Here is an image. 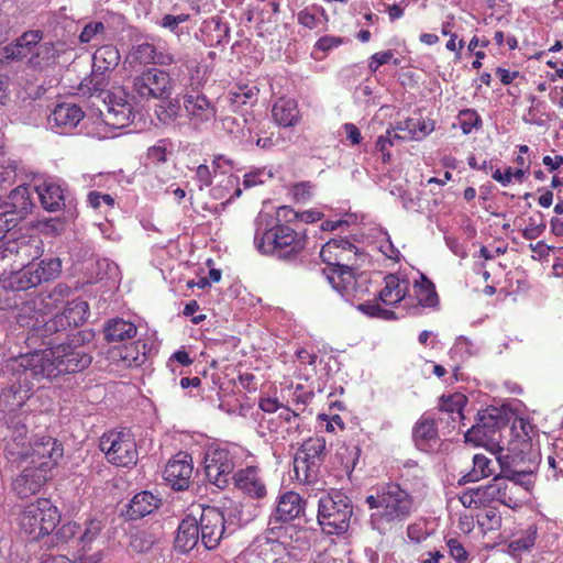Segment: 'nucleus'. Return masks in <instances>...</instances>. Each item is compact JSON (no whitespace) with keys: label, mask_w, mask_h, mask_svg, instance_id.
I'll return each mask as SVG.
<instances>
[{"label":"nucleus","mask_w":563,"mask_h":563,"mask_svg":"<svg viewBox=\"0 0 563 563\" xmlns=\"http://www.w3.org/2000/svg\"><path fill=\"white\" fill-rule=\"evenodd\" d=\"M91 362L90 353L68 342L7 360L0 369V384L7 385L0 394V411L22 408L33 394V379L78 373Z\"/></svg>","instance_id":"1"},{"label":"nucleus","mask_w":563,"mask_h":563,"mask_svg":"<svg viewBox=\"0 0 563 563\" xmlns=\"http://www.w3.org/2000/svg\"><path fill=\"white\" fill-rule=\"evenodd\" d=\"M256 250L287 263H297L307 246L306 232H297L286 223L272 224L254 235Z\"/></svg>","instance_id":"2"},{"label":"nucleus","mask_w":563,"mask_h":563,"mask_svg":"<svg viewBox=\"0 0 563 563\" xmlns=\"http://www.w3.org/2000/svg\"><path fill=\"white\" fill-rule=\"evenodd\" d=\"M16 269L0 272V286L12 290L26 291L43 283L57 278L62 272L59 257L43 258L37 263L16 265Z\"/></svg>","instance_id":"3"},{"label":"nucleus","mask_w":563,"mask_h":563,"mask_svg":"<svg viewBox=\"0 0 563 563\" xmlns=\"http://www.w3.org/2000/svg\"><path fill=\"white\" fill-rule=\"evenodd\" d=\"M533 431V426L528 419L515 417L512 419L509 433L510 439L506 448L495 443L498 449V461L501 466H519L528 463L536 465L538 453L532 450V440L530 433Z\"/></svg>","instance_id":"4"},{"label":"nucleus","mask_w":563,"mask_h":563,"mask_svg":"<svg viewBox=\"0 0 563 563\" xmlns=\"http://www.w3.org/2000/svg\"><path fill=\"white\" fill-rule=\"evenodd\" d=\"M59 521V510L48 498H38L27 505L20 516L21 530L31 541H38L51 534Z\"/></svg>","instance_id":"5"},{"label":"nucleus","mask_w":563,"mask_h":563,"mask_svg":"<svg viewBox=\"0 0 563 563\" xmlns=\"http://www.w3.org/2000/svg\"><path fill=\"white\" fill-rule=\"evenodd\" d=\"M327 456L324 438H309L300 445L294 457L296 478L307 485L319 482L320 468Z\"/></svg>","instance_id":"6"},{"label":"nucleus","mask_w":563,"mask_h":563,"mask_svg":"<svg viewBox=\"0 0 563 563\" xmlns=\"http://www.w3.org/2000/svg\"><path fill=\"white\" fill-rule=\"evenodd\" d=\"M353 507L347 495H323L319 500L318 521L328 534L344 533L350 526Z\"/></svg>","instance_id":"7"},{"label":"nucleus","mask_w":563,"mask_h":563,"mask_svg":"<svg viewBox=\"0 0 563 563\" xmlns=\"http://www.w3.org/2000/svg\"><path fill=\"white\" fill-rule=\"evenodd\" d=\"M366 254L353 244L347 238H334L329 240L320 251V258L328 265L323 273L339 276L343 268L341 266H353L356 269L360 266L358 261L364 262Z\"/></svg>","instance_id":"8"},{"label":"nucleus","mask_w":563,"mask_h":563,"mask_svg":"<svg viewBox=\"0 0 563 563\" xmlns=\"http://www.w3.org/2000/svg\"><path fill=\"white\" fill-rule=\"evenodd\" d=\"M291 550L288 544L265 534L256 537L242 558L245 563H296Z\"/></svg>","instance_id":"9"},{"label":"nucleus","mask_w":563,"mask_h":563,"mask_svg":"<svg viewBox=\"0 0 563 563\" xmlns=\"http://www.w3.org/2000/svg\"><path fill=\"white\" fill-rule=\"evenodd\" d=\"M100 449L114 465L129 467L137 462V450L130 432H110L100 439Z\"/></svg>","instance_id":"10"},{"label":"nucleus","mask_w":563,"mask_h":563,"mask_svg":"<svg viewBox=\"0 0 563 563\" xmlns=\"http://www.w3.org/2000/svg\"><path fill=\"white\" fill-rule=\"evenodd\" d=\"M133 91L142 99H168L172 96V77L159 68H147L132 80Z\"/></svg>","instance_id":"11"},{"label":"nucleus","mask_w":563,"mask_h":563,"mask_svg":"<svg viewBox=\"0 0 563 563\" xmlns=\"http://www.w3.org/2000/svg\"><path fill=\"white\" fill-rule=\"evenodd\" d=\"M366 501L375 509L373 517L386 522L406 519L413 508L410 495H368Z\"/></svg>","instance_id":"12"},{"label":"nucleus","mask_w":563,"mask_h":563,"mask_svg":"<svg viewBox=\"0 0 563 563\" xmlns=\"http://www.w3.org/2000/svg\"><path fill=\"white\" fill-rule=\"evenodd\" d=\"M536 475L528 465L527 468H515L504 471V475L495 476L487 485L467 488L464 493H506L512 492L516 487L527 492L533 488Z\"/></svg>","instance_id":"13"},{"label":"nucleus","mask_w":563,"mask_h":563,"mask_svg":"<svg viewBox=\"0 0 563 563\" xmlns=\"http://www.w3.org/2000/svg\"><path fill=\"white\" fill-rule=\"evenodd\" d=\"M233 470L234 461L229 450H208L205 456V474L209 484L221 490L229 488Z\"/></svg>","instance_id":"14"},{"label":"nucleus","mask_w":563,"mask_h":563,"mask_svg":"<svg viewBox=\"0 0 563 563\" xmlns=\"http://www.w3.org/2000/svg\"><path fill=\"white\" fill-rule=\"evenodd\" d=\"M233 470L234 461L229 450H208L205 456V474L209 484L221 490L229 488Z\"/></svg>","instance_id":"15"},{"label":"nucleus","mask_w":563,"mask_h":563,"mask_svg":"<svg viewBox=\"0 0 563 563\" xmlns=\"http://www.w3.org/2000/svg\"><path fill=\"white\" fill-rule=\"evenodd\" d=\"M38 243L36 238L30 235L1 236L0 242V263L13 262L16 265L35 263L38 256Z\"/></svg>","instance_id":"16"},{"label":"nucleus","mask_w":563,"mask_h":563,"mask_svg":"<svg viewBox=\"0 0 563 563\" xmlns=\"http://www.w3.org/2000/svg\"><path fill=\"white\" fill-rule=\"evenodd\" d=\"M341 267L343 271L338 277L328 275V282L346 301L353 303L354 299L361 300L369 292V278L364 274L356 276L353 266Z\"/></svg>","instance_id":"17"},{"label":"nucleus","mask_w":563,"mask_h":563,"mask_svg":"<svg viewBox=\"0 0 563 563\" xmlns=\"http://www.w3.org/2000/svg\"><path fill=\"white\" fill-rule=\"evenodd\" d=\"M65 335L69 338L66 328H64L63 318H58L57 313L49 320H45L44 316L33 328L32 333H27L26 342L29 345H43L45 349H52L60 344L58 341Z\"/></svg>","instance_id":"18"},{"label":"nucleus","mask_w":563,"mask_h":563,"mask_svg":"<svg viewBox=\"0 0 563 563\" xmlns=\"http://www.w3.org/2000/svg\"><path fill=\"white\" fill-rule=\"evenodd\" d=\"M224 521V515L218 508H202L198 526L201 534V543L207 550H213L219 545L225 532Z\"/></svg>","instance_id":"19"},{"label":"nucleus","mask_w":563,"mask_h":563,"mask_svg":"<svg viewBox=\"0 0 563 563\" xmlns=\"http://www.w3.org/2000/svg\"><path fill=\"white\" fill-rule=\"evenodd\" d=\"M192 471L191 455L180 451L168 461L163 477L172 489L177 492L185 490L189 488Z\"/></svg>","instance_id":"20"},{"label":"nucleus","mask_w":563,"mask_h":563,"mask_svg":"<svg viewBox=\"0 0 563 563\" xmlns=\"http://www.w3.org/2000/svg\"><path fill=\"white\" fill-rule=\"evenodd\" d=\"M31 464L53 470L64 455L63 444L55 438H36L31 443Z\"/></svg>","instance_id":"21"},{"label":"nucleus","mask_w":563,"mask_h":563,"mask_svg":"<svg viewBox=\"0 0 563 563\" xmlns=\"http://www.w3.org/2000/svg\"><path fill=\"white\" fill-rule=\"evenodd\" d=\"M183 106L187 117L195 124L209 122L217 115L216 106L205 95L195 90L183 95Z\"/></svg>","instance_id":"22"},{"label":"nucleus","mask_w":563,"mask_h":563,"mask_svg":"<svg viewBox=\"0 0 563 563\" xmlns=\"http://www.w3.org/2000/svg\"><path fill=\"white\" fill-rule=\"evenodd\" d=\"M511 419V411L504 407L489 406L476 415V423L484 430V435H489L490 440L495 441L496 433L506 428Z\"/></svg>","instance_id":"23"},{"label":"nucleus","mask_w":563,"mask_h":563,"mask_svg":"<svg viewBox=\"0 0 563 563\" xmlns=\"http://www.w3.org/2000/svg\"><path fill=\"white\" fill-rule=\"evenodd\" d=\"M52 470L38 464L25 467L20 476L13 483L14 492L29 490L30 493H38L42 486L52 477Z\"/></svg>","instance_id":"24"},{"label":"nucleus","mask_w":563,"mask_h":563,"mask_svg":"<svg viewBox=\"0 0 563 563\" xmlns=\"http://www.w3.org/2000/svg\"><path fill=\"white\" fill-rule=\"evenodd\" d=\"M85 113L81 108L75 103L63 102L57 104L51 115L49 123L59 129V133H67L76 128L84 119Z\"/></svg>","instance_id":"25"},{"label":"nucleus","mask_w":563,"mask_h":563,"mask_svg":"<svg viewBox=\"0 0 563 563\" xmlns=\"http://www.w3.org/2000/svg\"><path fill=\"white\" fill-rule=\"evenodd\" d=\"M4 213L15 214L16 219H25L32 212L35 205L31 198L30 186L20 185L7 197Z\"/></svg>","instance_id":"26"},{"label":"nucleus","mask_w":563,"mask_h":563,"mask_svg":"<svg viewBox=\"0 0 563 563\" xmlns=\"http://www.w3.org/2000/svg\"><path fill=\"white\" fill-rule=\"evenodd\" d=\"M198 521L192 516H186L178 526L175 538V549L181 553L191 551L201 540Z\"/></svg>","instance_id":"27"},{"label":"nucleus","mask_w":563,"mask_h":563,"mask_svg":"<svg viewBox=\"0 0 563 563\" xmlns=\"http://www.w3.org/2000/svg\"><path fill=\"white\" fill-rule=\"evenodd\" d=\"M233 487L244 493H266V487L260 468L257 466H246L238 470L232 476Z\"/></svg>","instance_id":"28"},{"label":"nucleus","mask_w":563,"mask_h":563,"mask_svg":"<svg viewBox=\"0 0 563 563\" xmlns=\"http://www.w3.org/2000/svg\"><path fill=\"white\" fill-rule=\"evenodd\" d=\"M134 120L132 106L123 100L112 96L108 102V113L104 122L114 129H122L128 126Z\"/></svg>","instance_id":"29"},{"label":"nucleus","mask_w":563,"mask_h":563,"mask_svg":"<svg viewBox=\"0 0 563 563\" xmlns=\"http://www.w3.org/2000/svg\"><path fill=\"white\" fill-rule=\"evenodd\" d=\"M34 189L45 210L54 212L66 206L64 190L60 185L53 180H44L42 184L36 185Z\"/></svg>","instance_id":"30"},{"label":"nucleus","mask_w":563,"mask_h":563,"mask_svg":"<svg viewBox=\"0 0 563 563\" xmlns=\"http://www.w3.org/2000/svg\"><path fill=\"white\" fill-rule=\"evenodd\" d=\"M63 42L38 43L35 52L31 55L29 63L32 68L42 70L53 65L57 57L64 52Z\"/></svg>","instance_id":"31"},{"label":"nucleus","mask_w":563,"mask_h":563,"mask_svg":"<svg viewBox=\"0 0 563 563\" xmlns=\"http://www.w3.org/2000/svg\"><path fill=\"white\" fill-rule=\"evenodd\" d=\"M162 500L157 495H133L130 503L126 505L124 516L129 520H137L157 509Z\"/></svg>","instance_id":"32"},{"label":"nucleus","mask_w":563,"mask_h":563,"mask_svg":"<svg viewBox=\"0 0 563 563\" xmlns=\"http://www.w3.org/2000/svg\"><path fill=\"white\" fill-rule=\"evenodd\" d=\"M57 316L63 318L64 328L69 333L86 322L89 316V305L84 300H74L68 302Z\"/></svg>","instance_id":"33"},{"label":"nucleus","mask_w":563,"mask_h":563,"mask_svg":"<svg viewBox=\"0 0 563 563\" xmlns=\"http://www.w3.org/2000/svg\"><path fill=\"white\" fill-rule=\"evenodd\" d=\"M136 325L122 318L109 319L103 328L104 340L108 343L133 339L136 335Z\"/></svg>","instance_id":"34"},{"label":"nucleus","mask_w":563,"mask_h":563,"mask_svg":"<svg viewBox=\"0 0 563 563\" xmlns=\"http://www.w3.org/2000/svg\"><path fill=\"white\" fill-rule=\"evenodd\" d=\"M43 31L30 30L24 32L18 40L16 44L12 47L7 46L5 52L12 59H23L37 47L38 43L43 40Z\"/></svg>","instance_id":"35"},{"label":"nucleus","mask_w":563,"mask_h":563,"mask_svg":"<svg viewBox=\"0 0 563 563\" xmlns=\"http://www.w3.org/2000/svg\"><path fill=\"white\" fill-rule=\"evenodd\" d=\"M507 503L505 500L496 499L495 496L488 500L487 506L476 515L477 523L484 534L490 531H498L501 528V515L497 506Z\"/></svg>","instance_id":"36"},{"label":"nucleus","mask_w":563,"mask_h":563,"mask_svg":"<svg viewBox=\"0 0 563 563\" xmlns=\"http://www.w3.org/2000/svg\"><path fill=\"white\" fill-rule=\"evenodd\" d=\"M306 500L301 495H280L277 504V519L290 521L303 514Z\"/></svg>","instance_id":"37"},{"label":"nucleus","mask_w":563,"mask_h":563,"mask_svg":"<svg viewBox=\"0 0 563 563\" xmlns=\"http://www.w3.org/2000/svg\"><path fill=\"white\" fill-rule=\"evenodd\" d=\"M275 122L284 128L294 126L299 121V110L294 99H279L272 110Z\"/></svg>","instance_id":"38"},{"label":"nucleus","mask_w":563,"mask_h":563,"mask_svg":"<svg viewBox=\"0 0 563 563\" xmlns=\"http://www.w3.org/2000/svg\"><path fill=\"white\" fill-rule=\"evenodd\" d=\"M13 317L21 328H27L29 333H32L33 328H35L42 319L43 313L37 309V303L34 299H23L18 310L13 313Z\"/></svg>","instance_id":"39"},{"label":"nucleus","mask_w":563,"mask_h":563,"mask_svg":"<svg viewBox=\"0 0 563 563\" xmlns=\"http://www.w3.org/2000/svg\"><path fill=\"white\" fill-rule=\"evenodd\" d=\"M438 438V428L434 419L422 416L415 424L412 440L417 448L422 449L430 441Z\"/></svg>","instance_id":"40"},{"label":"nucleus","mask_w":563,"mask_h":563,"mask_svg":"<svg viewBox=\"0 0 563 563\" xmlns=\"http://www.w3.org/2000/svg\"><path fill=\"white\" fill-rule=\"evenodd\" d=\"M415 292L418 298V306L428 308H438L440 300L434 284L423 274L420 282L413 284Z\"/></svg>","instance_id":"41"},{"label":"nucleus","mask_w":563,"mask_h":563,"mask_svg":"<svg viewBox=\"0 0 563 563\" xmlns=\"http://www.w3.org/2000/svg\"><path fill=\"white\" fill-rule=\"evenodd\" d=\"M538 536V529L531 525L526 530L520 531L508 543V551L512 556H518L529 551L534 544Z\"/></svg>","instance_id":"42"},{"label":"nucleus","mask_w":563,"mask_h":563,"mask_svg":"<svg viewBox=\"0 0 563 563\" xmlns=\"http://www.w3.org/2000/svg\"><path fill=\"white\" fill-rule=\"evenodd\" d=\"M120 62L119 51L112 45H103L99 47L93 54L92 66L101 70H111Z\"/></svg>","instance_id":"43"},{"label":"nucleus","mask_w":563,"mask_h":563,"mask_svg":"<svg viewBox=\"0 0 563 563\" xmlns=\"http://www.w3.org/2000/svg\"><path fill=\"white\" fill-rule=\"evenodd\" d=\"M205 31L216 45H224L229 43L230 27L228 23L222 22L220 16H212L205 21Z\"/></svg>","instance_id":"44"},{"label":"nucleus","mask_w":563,"mask_h":563,"mask_svg":"<svg viewBox=\"0 0 563 563\" xmlns=\"http://www.w3.org/2000/svg\"><path fill=\"white\" fill-rule=\"evenodd\" d=\"M164 103L157 106L155 112L158 120L164 124L174 122L180 114L183 96L177 98L161 99Z\"/></svg>","instance_id":"45"},{"label":"nucleus","mask_w":563,"mask_h":563,"mask_svg":"<svg viewBox=\"0 0 563 563\" xmlns=\"http://www.w3.org/2000/svg\"><path fill=\"white\" fill-rule=\"evenodd\" d=\"M190 20L189 14H165L161 20V25L173 32L179 40L188 37L190 34L191 26L186 23Z\"/></svg>","instance_id":"46"},{"label":"nucleus","mask_w":563,"mask_h":563,"mask_svg":"<svg viewBox=\"0 0 563 563\" xmlns=\"http://www.w3.org/2000/svg\"><path fill=\"white\" fill-rule=\"evenodd\" d=\"M467 404V397L461 393H454L440 398L439 408L442 411L455 413L460 420H464V408Z\"/></svg>","instance_id":"47"},{"label":"nucleus","mask_w":563,"mask_h":563,"mask_svg":"<svg viewBox=\"0 0 563 563\" xmlns=\"http://www.w3.org/2000/svg\"><path fill=\"white\" fill-rule=\"evenodd\" d=\"M110 354L111 360L119 358L128 366H139L142 363L140 360V351L134 344L115 347Z\"/></svg>","instance_id":"48"},{"label":"nucleus","mask_w":563,"mask_h":563,"mask_svg":"<svg viewBox=\"0 0 563 563\" xmlns=\"http://www.w3.org/2000/svg\"><path fill=\"white\" fill-rule=\"evenodd\" d=\"M18 292L20 291L1 287L0 310L14 313L23 300V297L18 295Z\"/></svg>","instance_id":"49"},{"label":"nucleus","mask_w":563,"mask_h":563,"mask_svg":"<svg viewBox=\"0 0 563 563\" xmlns=\"http://www.w3.org/2000/svg\"><path fill=\"white\" fill-rule=\"evenodd\" d=\"M459 121L464 134H470L473 129L482 128L483 121L474 109H463L459 113Z\"/></svg>","instance_id":"50"},{"label":"nucleus","mask_w":563,"mask_h":563,"mask_svg":"<svg viewBox=\"0 0 563 563\" xmlns=\"http://www.w3.org/2000/svg\"><path fill=\"white\" fill-rule=\"evenodd\" d=\"M473 471L463 477L468 478L467 482L477 481L479 477H486L490 474L489 464L490 460L484 454H475L473 457Z\"/></svg>","instance_id":"51"},{"label":"nucleus","mask_w":563,"mask_h":563,"mask_svg":"<svg viewBox=\"0 0 563 563\" xmlns=\"http://www.w3.org/2000/svg\"><path fill=\"white\" fill-rule=\"evenodd\" d=\"M67 214H68L67 216L68 219L74 218L73 211L68 210ZM41 224H42L43 232H45L47 234H52V235H59L65 230L66 217L49 218V219L44 220Z\"/></svg>","instance_id":"52"},{"label":"nucleus","mask_w":563,"mask_h":563,"mask_svg":"<svg viewBox=\"0 0 563 563\" xmlns=\"http://www.w3.org/2000/svg\"><path fill=\"white\" fill-rule=\"evenodd\" d=\"M450 556L455 563H470V553L465 547L456 539L451 538L446 541Z\"/></svg>","instance_id":"53"},{"label":"nucleus","mask_w":563,"mask_h":563,"mask_svg":"<svg viewBox=\"0 0 563 563\" xmlns=\"http://www.w3.org/2000/svg\"><path fill=\"white\" fill-rule=\"evenodd\" d=\"M385 287L377 294L376 299L385 305L393 306V301L389 300L394 290L398 288V277L395 274H388L384 278Z\"/></svg>","instance_id":"54"},{"label":"nucleus","mask_w":563,"mask_h":563,"mask_svg":"<svg viewBox=\"0 0 563 563\" xmlns=\"http://www.w3.org/2000/svg\"><path fill=\"white\" fill-rule=\"evenodd\" d=\"M156 47L150 43H142L134 47L133 56L141 64H153Z\"/></svg>","instance_id":"55"},{"label":"nucleus","mask_w":563,"mask_h":563,"mask_svg":"<svg viewBox=\"0 0 563 563\" xmlns=\"http://www.w3.org/2000/svg\"><path fill=\"white\" fill-rule=\"evenodd\" d=\"M317 12L324 14L323 8L317 5L301 10L298 13V22L306 27L314 29L318 24V20L316 18Z\"/></svg>","instance_id":"56"},{"label":"nucleus","mask_w":563,"mask_h":563,"mask_svg":"<svg viewBox=\"0 0 563 563\" xmlns=\"http://www.w3.org/2000/svg\"><path fill=\"white\" fill-rule=\"evenodd\" d=\"M539 223H537L536 220L531 217L529 219V225L522 230V235L526 240H534L544 232L547 224L543 221V214L539 212Z\"/></svg>","instance_id":"57"},{"label":"nucleus","mask_w":563,"mask_h":563,"mask_svg":"<svg viewBox=\"0 0 563 563\" xmlns=\"http://www.w3.org/2000/svg\"><path fill=\"white\" fill-rule=\"evenodd\" d=\"M106 31V26L100 21H93L86 24L79 34L80 43H89L96 35L102 34Z\"/></svg>","instance_id":"58"},{"label":"nucleus","mask_w":563,"mask_h":563,"mask_svg":"<svg viewBox=\"0 0 563 563\" xmlns=\"http://www.w3.org/2000/svg\"><path fill=\"white\" fill-rule=\"evenodd\" d=\"M153 545V541L145 532H136L131 536L130 547L136 553L148 551Z\"/></svg>","instance_id":"59"},{"label":"nucleus","mask_w":563,"mask_h":563,"mask_svg":"<svg viewBox=\"0 0 563 563\" xmlns=\"http://www.w3.org/2000/svg\"><path fill=\"white\" fill-rule=\"evenodd\" d=\"M483 429L478 423L472 426L465 433V442H472L475 445H483L486 442H493L495 445V440H490L489 435H484Z\"/></svg>","instance_id":"60"},{"label":"nucleus","mask_w":563,"mask_h":563,"mask_svg":"<svg viewBox=\"0 0 563 563\" xmlns=\"http://www.w3.org/2000/svg\"><path fill=\"white\" fill-rule=\"evenodd\" d=\"M258 89L256 87L249 88L247 86L239 87L236 91L232 93L233 103L238 104H246L247 102L252 103V100H256V95Z\"/></svg>","instance_id":"61"},{"label":"nucleus","mask_w":563,"mask_h":563,"mask_svg":"<svg viewBox=\"0 0 563 563\" xmlns=\"http://www.w3.org/2000/svg\"><path fill=\"white\" fill-rule=\"evenodd\" d=\"M107 70L98 69V67L92 66V73L90 75L89 82L95 92H101L106 89L109 84L107 77Z\"/></svg>","instance_id":"62"},{"label":"nucleus","mask_w":563,"mask_h":563,"mask_svg":"<svg viewBox=\"0 0 563 563\" xmlns=\"http://www.w3.org/2000/svg\"><path fill=\"white\" fill-rule=\"evenodd\" d=\"M164 140H159L156 145L147 150V158L155 165L163 164L167 161V150Z\"/></svg>","instance_id":"63"},{"label":"nucleus","mask_w":563,"mask_h":563,"mask_svg":"<svg viewBox=\"0 0 563 563\" xmlns=\"http://www.w3.org/2000/svg\"><path fill=\"white\" fill-rule=\"evenodd\" d=\"M102 522L97 519H91L87 522V527L82 534L80 536V541L86 545L92 542L96 537L100 533L102 530Z\"/></svg>","instance_id":"64"}]
</instances>
